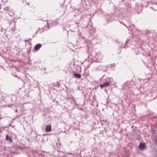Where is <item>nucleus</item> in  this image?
<instances>
[{
  "label": "nucleus",
  "mask_w": 157,
  "mask_h": 157,
  "mask_svg": "<svg viewBox=\"0 0 157 157\" xmlns=\"http://www.w3.org/2000/svg\"><path fill=\"white\" fill-rule=\"evenodd\" d=\"M41 47V45L40 44H38L36 45L34 47V49L35 51H38Z\"/></svg>",
  "instance_id": "nucleus-7"
},
{
  "label": "nucleus",
  "mask_w": 157,
  "mask_h": 157,
  "mask_svg": "<svg viewBox=\"0 0 157 157\" xmlns=\"http://www.w3.org/2000/svg\"><path fill=\"white\" fill-rule=\"evenodd\" d=\"M110 66L111 68H112V67H114L116 66V64L115 63L112 64L110 65Z\"/></svg>",
  "instance_id": "nucleus-11"
},
{
  "label": "nucleus",
  "mask_w": 157,
  "mask_h": 157,
  "mask_svg": "<svg viewBox=\"0 0 157 157\" xmlns=\"http://www.w3.org/2000/svg\"><path fill=\"white\" fill-rule=\"evenodd\" d=\"M136 10H138V11H141L142 9V6L141 5H140L139 6H136Z\"/></svg>",
  "instance_id": "nucleus-10"
},
{
  "label": "nucleus",
  "mask_w": 157,
  "mask_h": 157,
  "mask_svg": "<svg viewBox=\"0 0 157 157\" xmlns=\"http://www.w3.org/2000/svg\"><path fill=\"white\" fill-rule=\"evenodd\" d=\"M15 111L16 112H17V109H16L15 110Z\"/></svg>",
  "instance_id": "nucleus-15"
},
{
  "label": "nucleus",
  "mask_w": 157,
  "mask_h": 157,
  "mask_svg": "<svg viewBox=\"0 0 157 157\" xmlns=\"http://www.w3.org/2000/svg\"><path fill=\"white\" fill-rule=\"evenodd\" d=\"M51 131V126L50 125H48L46 126L45 131L47 132H50Z\"/></svg>",
  "instance_id": "nucleus-8"
},
{
  "label": "nucleus",
  "mask_w": 157,
  "mask_h": 157,
  "mask_svg": "<svg viewBox=\"0 0 157 157\" xmlns=\"http://www.w3.org/2000/svg\"><path fill=\"white\" fill-rule=\"evenodd\" d=\"M151 3L152 6L150 7L151 9H153L154 10H157V3H155L152 1Z\"/></svg>",
  "instance_id": "nucleus-3"
},
{
  "label": "nucleus",
  "mask_w": 157,
  "mask_h": 157,
  "mask_svg": "<svg viewBox=\"0 0 157 157\" xmlns=\"http://www.w3.org/2000/svg\"><path fill=\"white\" fill-rule=\"evenodd\" d=\"M124 25L126 27H127V26H126V25Z\"/></svg>",
  "instance_id": "nucleus-18"
},
{
  "label": "nucleus",
  "mask_w": 157,
  "mask_h": 157,
  "mask_svg": "<svg viewBox=\"0 0 157 157\" xmlns=\"http://www.w3.org/2000/svg\"><path fill=\"white\" fill-rule=\"evenodd\" d=\"M15 77H17V78H19L20 79V77H17V76L16 75H15Z\"/></svg>",
  "instance_id": "nucleus-14"
},
{
  "label": "nucleus",
  "mask_w": 157,
  "mask_h": 157,
  "mask_svg": "<svg viewBox=\"0 0 157 157\" xmlns=\"http://www.w3.org/2000/svg\"><path fill=\"white\" fill-rule=\"evenodd\" d=\"M14 126H12V127H14Z\"/></svg>",
  "instance_id": "nucleus-17"
},
{
  "label": "nucleus",
  "mask_w": 157,
  "mask_h": 157,
  "mask_svg": "<svg viewBox=\"0 0 157 157\" xmlns=\"http://www.w3.org/2000/svg\"><path fill=\"white\" fill-rule=\"evenodd\" d=\"M67 100L70 101L71 103H75V101L74 98L73 97L71 96L67 97Z\"/></svg>",
  "instance_id": "nucleus-5"
},
{
  "label": "nucleus",
  "mask_w": 157,
  "mask_h": 157,
  "mask_svg": "<svg viewBox=\"0 0 157 157\" xmlns=\"http://www.w3.org/2000/svg\"><path fill=\"white\" fill-rule=\"evenodd\" d=\"M6 140L7 141H9L11 143H12V140L11 137L8 136L7 134L6 135Z\"/></svg>",
  "instance_id": "nucleus-6"
},
{
  "label": "nucleus",
  "mask_w": 157,
  "mask_h": 157,
  "mask_svg": "<svg viewBox=\"0 0 157 157\" xmlns=\"http://www.w3.org/2000/svg\"><path fill=\"white\" fill-rule=\"evenodd\" d=\"M74 77L76 78H81V75L78 73H74L73 74Z\"/></svg>",
  "instance_id": "nucleus-9"
},
{
  "label": "nucleus",
  "mask_w": 157,
  "mask_h": 157,
  "mask_svg": "<svg viewBox=\"0 0 157 157\" xmlns=\"http://www.w3.org/2000/svg\"><path fill=\"white\" fill-rule=\"evenodd\" d=\"M44 22H46V24L47 25V28L45 29V27H43L42 29H39V30H38L37 31H36V34L37 32H39V30H40L42 29V31H40V33H41V32H43L46 30H47L48 29H50V27H49V25L48 24V21H44Z\"/></svg>",
  "instance_id": "nucleus-2"
},
{
  "label": "nucleus",
  "mask_w": 157,
  "mask_h": 157,
  "mask_svg": "<svg viewBox=\"0 0 157 157\" xmlns=\"http://www.w3.org/2000/svg\"><path fill=\"white\" fill-rule=\"evenodd\" d=\"M112 80V79L110 78H107V81L102 84L100 85V87L102 88L104 87H106L109 86L110 83Z\"/></svg>",
  "instance_id": "nucleus-1"
},
{
  "label": "nucleus",
  "mask_w": 157,
  "mask_h": 157,
  "mask_svg": "<svg viewBox=\"0 0 157 157\" xmlns=\"http://www.w3.org/2000/svg\"><path fill=\"white\" fill-rule=\"evenodd\" d=\"M145 147L146 145L145 143H140L139 146V148L140 150H144L145 149Z\"/></svg>",
  "instance_id": "nucleus-4"
},
{
  "label": "nucleus",
  "mask_w": 157,
  "mask_h": 157,
  "mask_svg": "<svg viewBox=\"0 0 157 157\" xmlns=\"http://www.w3.org/2000/svg\"><path fill=\"white\" fill-rule=\"evenodd\" d=\"M9 126H11V124H9Z\"/></svg>",
  "instance_id": "nucleus-16"
},
{
  "label": "nucleus",
  "mask_w": 157,
  "mask_h": 157,
  "mask_svg": "<svg viewBox=\"0 0 157 157\" xmlns=\"http://www.w3.org/2000/svg\"><path fill=\"white\" fill-rule=\"evenodd\" d=\"M9 8L7 7H6V9H5V10L7 11L8 10Z\"/></svg>",
  "instance_id": "nucleus-12"
},
{
  "label": "nucleus",
  "mask_w": 157,
  "mask_h": 157,
  "mask_svg": "<svg viewBox=\"0 0 157 157\" xmlns=\"http://www.w3.org/2000/svg\"><path fill=\"white\" fill-rule=\"evenodd\" d=\"M29 40H25V42H26L27 41H29Z\"/></svg>",
  "instance_id": "nucleus-13"
}]
</instances>
